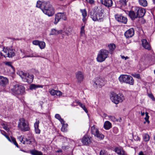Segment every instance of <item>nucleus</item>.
<instances>
[{
    "label": "nucleus",
    "instance_id": "nucleus-1",
    "mask_svg": "<svg viewBox=\"0 0 155 155\" xmlns=\"http://www.w3.org/2000/svg\"><path fill=\"white\" fill-rule=\"evenodd\" d=\"M104 10L100 7L92 9L90 12L89 15L92 20L95 21L102 22L104 17Z\"/></svg>",
    "mask_w": 155,
    "mask_h": 155
},
{
    "label": "nucleus",
    "instance_id": "nucleus-2",
    "mask_svg": "<svg viewBox=\"0 0 155 155\" xmlns=\"http://www.w3.org/2000/svg\"><path fill=\"white\" fill-rule=\"evenodd\" d=\"M42 11L49 16H52L54 13V9L49 2H43L42 6Z\"/></svg>",
    "mask_w": 155,
    "mask_h": 155
},
{
    "label": "nucleus",
    "instance_id": "nucleus-3",
    "mask_svg": "<svg viewBox=\"0 0 155 155\" xmlns=\"http://www.w3.org/2000/svg\"><path fill=\"white\" fill-rule=\"evenodd\" d=\"M18 127L22 131H27L30 129L28 122L24 118H21L19 119Z\"/></svg>",
    "mask_w": 155,
    "mask_h": 155
},
{
    "label": "nucleus",
    "instance_id": "nucleus-4",
    "mask_svg": "<svg viewBox=\"0 0 155 155\" xmlns=\"http://www.w3.org/2000/svg\"><path fill=\"white\" fill-rule=\"evenodd\" d=\"M11 91L14 95L22 94L25 92V88L23 86L17 84L14 85Z\"/></svg>",
    "mask_w": 155,
    "mask_h": 155
},
{
    "label": "nucleus",
    "instance_id": "nucleus-5",
    "mask_svg": "<svg viewBox=\"0 0 155 155\" xmlns=\"http://www.w3.org/2000/svg\"><path fill=\"white\" fill-rule=\"evenodd\" d=\"M109 51L105 49L101 50L98 52L97 58L98 62H101L108 57Z\"/></svg>",
    "mask_w": 155,
    "mask_h": 155
},
{
    "label": "nucleus",
    "instance_id": "nucleus-6",
    "mask_svg": "<svg viewBox=\"0 0 155 155\" xmlns=\"http://www.w3.org/2000/svg\"><path fill=\"white\" fill-rule=\"evenodd\" d=\"M119 80L120 82H124L131 85L134 84V80L133 78L130 75H121L119 78Z\"/></svg>",
    "mask_w": 155,
    "mask_h": 155
},
{
    "label": "nucleus",
    "instance_id": "nucleus-7",
    "mask_svg": "<svg viewBox=\"0 0 155 155\" xmlns=\"http://www.w3.org/2000/svg\"><path fill=\"white\" fill-rule=\"evenodd\" d=\"M110 99L114 103L117 104L119 103L122 102L124 99V98L123 95L122 94H117L113 93L112 94Z\"/></svg>",
    "mask_w": 155,
    "mask_h": 155
},
{
    "label": "nucleus",
    "instance_id": "nucleus-8",
    "mask_svg": "<svg viewBox=\"0 0 155 155\" xmlns=\"http://www.w3.org/2000/svg\"><path fill=\"white\" fill-rule=\"evenodd\" d=\"M91 128L92 134L98 139L101 140L104 138V135L99 131L98 129L94 125L92 126Z\"/></svg>",
    "mask_w": 155,
    "mask_h": 155
},
{
    "label": "nucleus",
    "instance_id": "nucleus-9",
    "mask_svg": "<svg viewBox=\"0 0 155 155\" xmlns=\"http://www.w3.org/2000/svg\"><path fill=\"white\" fill-rule=\"evenodd\" d=\"M60 19H62L64 20H67V18L65 13H58L55 15V21L54 22V24H56Z\"/></svg>",
    "mask_w": 155,
    "mask_h": 155
},
{
    "label": "nucleus",
    "instance_id": "nucleus-10",
    "mask_svg": "<svg viewBox=\"0 0 155 155\" xmlns=\"http://www.w3.org/2000/svg\"><path fill=\"white\" fill-rule=\"evenodd\" d=\"M3 51L5 53V54L4 55L5 57H12L15 55V50L11 48H4Z\"/></svg>",
    "mask_w": 155,
    "mask_h": 155
},
{
    "label": "nucleus",
    "instance_id": "nucleus-11",
    "mask_svg": "<svg viewBox=\"0 0 155 155\" xmlns=\"http://www.w3.org/2000/svg\"><path fill=\"white\" fill-rule=\"evenodd\" d=\"M135 8L137 18H141L144 16L146 12L144 8L139 7H136Z\"/></svg>",
    "mask_w": 155,
    "mask_h": 155
},
{
    "label": "nucleus",
    "instance_id": "nucleus-12",
    "mask_svg": "<svg viewBox=\"0 0 155 155\" xmlns=\"http://www.w3.org/2000/svg\"><path fill=\"white\" fill-rule=\"evenodd\" d=\"M92 141L91 138L90 137L86 135L82 138L81 142L84 145H87L90 144Z\"/></svg>",
    "mask_w": 155,
    "mask_h": 155
},
{
    "label": "nucleus",
    "instance_id": "nucleus-13",
    "mask_svg": "<svg viewBox=\"0 0 155 155\" xmlns=\"http://www.w3.org/2000/svg\"><path fill=\"white\" fill-rule=\"evenodd\" d=\"M116 20L118 21L126 24L127 22V18L121 15H115Z\"/></svg>",
    "mask_w": 155,
    "mask_h": 155
},
{
    "label": "nucleus",
    "instance_id": "nucleus-14",
    "mask_svg": "<svg viewBox=\"0 0 155 155\" xmlns=\"http://www.w3.org/2000/svg\"><path fill=\"white\" fill-rule=\"evenodd\" d=\"M76 77L78 82H81L84 79V75L83 73L80 71H77L76 73Z\"/></svg>",
    "mask_w": 155,
    "mask_h": 155
},
{
    "label": "nucleus",
    "instance_id": "nucleus-15",
    "mask_svg": "<svg viewBox=\"0 0 155 155\" xmlns=\"http://www.w3.org/2000/svg\"><path fill=\"white\" fill-rule=\"evenodd\" d=\"M8 83V79L5 77L0 76V85L4 87Z\"/></svg>",
    "mask_w": 155,
    "mask_h": 155
},
{
    "label": "nucleus",
    "instance_id": "nucleus-16",
    "mask_svg": "<svg viewBox=\"0 0 155 155\" xmlns=\"http://www.w3.org/2000/svg\"><path fill=\"white\" fill-rule=\"evenodd\" d=\"M114 151L119 155H127L126 153L122 147H116L114 149Z\"/></svg>",
    "mask_w": 155,
    "mask_h": 155
},
{
    "label": "nucleus",
    "instance_id": "nucleus-17",
    "mask_svg": "<svg viewBox=\"0 0 155 155\" xmlns=\"http://www.w3.org/2000/svg\"><path fill=\"white\" fill-rule=\"evenodd\" d=\"M94 84L97 87H101L104 84V81L102 79V78H98L96 79L94 81Z\"/></svg>",
    "mask_w": 155,
    "mask_h": 155
},
{
    "label": "nucleus",
    "instance_id": "nucleus-18",
    "mask_svg": "<svg viewBox=\"0 0 155 155\" xmlns=\"http://www.w3.org/2000/svg\"><path fill=\"white\" fill-rule=\"evenodd\" d=\"M142 44L143 47L145 49L150 50L151 49V46L149 43L145 39L141 40Z\"/></svg>",
    "mask_w": 155,
    "mask_h": 155
},
{
    "label": "nucleus",
    "instance_id": "nucleus-19",
    "mask_svg": "<svg viewBox=\"0 0 155 155\" xmlns=\"http://www.w3.org/2000/svg\"><path fill=\"white\" fill-rule=\"evenodd\" d=\"M101 2L102 4L108 8L112 6L113 2L112 0H101Z\"/></svg>",
    "mask_w": 155,
    "mask_h": 155
},
{
    "label": "nucleus",
    "instance_id": "nucleus-20",
    "mask_svg": "<svg viewBox=\"0 0 155 155\" xmlns=\"http://www.w3.org/2000/svg\"><path fill=\"white\" fill-rule=\"evenodd\" d=\"M134 34V31L133 28H131L126 31L124 35L126 38H130Z\"/></svg>",
    "mask_w": 155,
    "mask_h": 155
},
{
    "label": "nucleus",
    "instance_id": "nucleus-21",
    "mask_svg": "<svg viewBox=\"0 0 155 155\" xmlns=\"http://www.w3.org/2000/svg\"><path fill=\"white\" fill-rule=\"evenodd\" d=\"M39 121L37 119H36V121L34 124L35 130L36 134H39L41 133V130L39 128Z\"/></svg>",
    "mask_w": 155,
    "mask_h": 155
},
{
    "label": "nucleus",
    "instance_id": "nucleus-22",
    "mask_svg": "<svg viewBox=\"0 0 155 155\" xmlns=\"http://www.w3.org/2000/svg\"><path fill=\"white\" fill-rule=\"evenodd\" d=\"M50 94L53 96L56 95L57 96L60 97L62 94V93L60 91L56 90L54 89H51L49 91Z\"/></svg>",
    "mask_w": 155,
    "mask_h": 155
},
{
    "label": "nucleus",
    "instance_id": "nucleus-23",
    "mask_svg": "<svg viewBox=\"0 0 155 155\" xmlns=\"http://www.w3.org/2000/svg\"><path fill=\"white\" fill-rule=\"evenodd\" d=\"M17 74L24 81V78L27 79V77L29 74L25 73L22 71H19L17 73Z\"/></svg>",
    "mask_w": 155,
    "mask_h": 155
},
{
    "label": "nucleus",
    "instance_id": "nucleus-24",
    "mask_svg": "<svg viewBox=\"0 0 155 155\" xmlns=\"http://www.w3.org/2000/svg\"><path fill=\"white\" fill-rule=\"evenodd\" d=\"M34 141V139L32 136L29 135L26 138V141H25L26 144H30Z\"/></svg>",
    "mask_w": 155,
    "mask_h": 155
},
{
    "label": "nucleus",
    "instance_id": "nucleus-25",
    "mask_svg": "<svg viewBox=\"0 0 155 155\" xmlns=\"http://www.w3.org/2000/svg\"><path fill=\"white\" fill-rule=\"evenodd\" d=\"M129 16L133 20H134L137 18V14L135 12V9L134 11H130L129 12Z\"/></svg>",
    "mask_w": 155,
    "mask_h": 155
},
{
    "label": "nucleus",
    "instance_id": "nucleus-26",
    "mask_svg": "<svg viewBox=\"0 0 155 155\" xmlns=\"http://www.w3.org/2000/svg\"><path fill=\"white\" fill-rule=\"evenodd\" d=\"M104 127L105 129L108 130L111 127V124L108 121H106L104 123Z\"/></svg>",
    "mask_w": 155,
    "mask_h": 155
},
{
    "label": "nucleus",
    "instance_id": "nucleus-27",
    "mask_svg": "<svg viewBox=\"0 0 155 155\" xmlns=\"http://www.w3.org/2000/svg\"><path fill=\"white\" fill-rule=\"evenodd\" d=\"M34 78L33 75L29 74L27 79L24 78V81L31 83L32 82Z\"/></svg>",
    "mask_w": 155,
    "mask_h": 155
},
{
    "label": "nucleus",
    "instance_id": "nucleus-28",
    "mask_svg": "<svg viewBox=\"0 0 155 155\" xmlns=\"http://www.w3.org/2000/svg\"><path fill=\"white\" fill-rule=\"evenodd\" d=\"M44 87L43 85H36L34 84H31L30 86V89L31 90L35 89L38 88H42Z\"/></svg>",
    "mask_w": 155,
    "mask_h": 155
},
{
    "label": "nucleus",
    "instance_id": "nucleus-29",
    "mask_svg": "<svg viewBox=\"0 0 155 155\" xmlns=\"http://www.w3.org/2000/svg\"><path fill=\"white\" fill-rule=\"evenodd\" d=\"M62 31H57L55 29H52L50 34V35H58L60 33L62 34Z\"/></svg>",
    "mask_w": 155,
    "mask_h": 155
},
{
    "label": "nucleus",
    "instance_id": "nucleus-30",
    "mask_svg": "<svg viewBox=\"0 0 155 155\" xmlns=\"http://www.w3.org/2000/svg\"><path fill=\"white\" fill-rule=\"evenodd\" d=\"M72 31V28L69 27L66 29L64 32L67 36H69L71 34Z\"/></svg>",
    "mask_w": 155,
    "mask_h": 155
},
{
    "label": "nucleus",
    "instance_id": "nucleus-31",
    "mask_svg": "<svg viewBox=\"0 0 155 155\" xmlns=\"http://www.w3.org/2000/svg\"><path fill=\"white\" fill-rule=\"evenodd\" d=\"M139 2L140 5L143 7H146L147 5V1L146 0H138Z\"/></svg>",
    "mask_w": 155,
    "mask_h": 155
},
{
    "label": "nucleus",
    "instance_id": "nucleus-32",
    "mask_svg": "<svg viewBox=\"0 0 155 155\" xmlns=\"http://www.w3.org/2000/svg\"><path fill=\"white\" fill-rule=\"evenodd\" d=\"M31 153L33 155H43L42 153L35 150L31 151Z\"/></svg>",
    "mask_w": 155,
    "mask_h": 155
},
{
    "label": "nucleus",
    "instance_id": "nucleus-33",
    "mask_svg": "<svg viewBox=\"0 0 155 155\" xmlns=\"http://www.w3.org/2000/svg\"><path fill=\"white\" fill-rule=\"evenodd\" d=\"M38 46L40 49H43L45 47V43L44 41H40Z\"/></svg>",
    "mask_w": 155,
    "mask_h": 155
},
{
    "label": "nucleus",
    "instance_id": "nucleus-34",
    "mask_svg": "<svg viewBox=\"0 0 155 155\" xmlns=\"http://www.w3.org/2000/svg\"><path fill=\"white\" fill-rule=\"evenodd\" d=\"M108 47L110 50L111 51H113L115 48L116 46L114 44L111 43L108 45Z\"/></svg>",
    "mask_w": 155,
    "mask_h": 155
},
{
    "label": "nucleus",
    "instance_id": "nucleus-35",
    "mask_svg": "<svg viewBox=\"0 0 155 155\" xmlns=\"http://www.w3.org/2000/svg\"><path fill=\"white\" fill-rule=\"evenodd\" d=\"M78 104L84 110V111L86 113H88V111L86 107L85 106L80 102H78Z\"/></svg>",
    "mask_w": 155,
    "mask_h": 155
},
{
    "label": "nucleus",
    "instance_id": "nucleus-36",
    "mask_svg": "<svg viewBox=\"0 0 155 155\" xmlns=\"http://www.w3.org/2000/svg\"><path fill=\"white\" fill-rule=\"evenodd\" d=\"M10 138L11 140V141L10 142L13 143L17 147H18V146L16 141L15 139L13 137H11Z\"/></svg>",
    "mask_w": 155,
    "mask_h": 155
},
{
    "label": "nucleus",
    "instance_id": "nucleus-37",
    "mask_svg": "<svg viewBox=\"0 0 155 155\" xmlns=\"http://www.w3.org/2000/svg\"><path fill=\"white\" fill-rule=\"evenodd\" d=\"M18 139L20 141V142L23 144H26L25 141L24 140V137L21 135L18 137Z\"/></svg>",
    "mask_w": 155,
    "mask_h": 155
},
{
    "label": "nucleus",
    "instance_id": "nucleus-38",
    "mask_svg": "<svg viewBox=\"0 0 155 155\" xmlns=\"http://www.w3.org/2000/svg\"><path fill=\"white\" fill-rule=\"evenodd\" d=\"M143 139L145 141H148L150 139V137L149 135L147 134H145L143 135Z\"/></svg>",
    "mask_w": 155,
    "mask_h": 155
},
{
    "label": "nucleus",
    "instance_id": "nucleus-39",
    "mask_svg": "<svg viewBox=\"0 0 155 155\" xmlns=\"http://www.w3.org/2000/svg\"><path fill=\"white\" fill-rule=\"evenodd\" d=\"M128 0H119V2L122 6H124L127 5Z\"/></svg>",
    "mask_w": 155,
    "mask_h": 155
},
{
    "label": "nucleus",
    "instance_id": "nucleus-40",
    "mask_svg": "<svg viewBox=\"0 0 155 155\" xmlns=\"http://www.w3.org/2000/svg\"><path fill=\"white\" fill-rule=\"evenodd\" d=\"M43 4V2H42L40 1H38L37 2L36 6L37 8H40L42 10V6Z\"/></svg>",
    "mask_w": 155,
    "mask_h": 155
},
{
    "label": "nucleus",
    "instance_id": "nucleus-41",
    "mask_svg": "<svg viewBox=\"0 0 155 155\" xmlns=\"http://www.w3.org/2000/svg\"><path fill=\"white\" fill-rule=\"evenodd\" d=\"M62 125V127L61 128V130L63 132H65L66 131L68 124H64Z\"/></svg>",
    "mask_w": 155,
    "mask_h": 155
},
{
    "label": "nucleus",
    "instance_id": "nucleus-42",
    "mask_svg": "<svg viewBox=\"0 0 155 155\" xmlns=\"http://www.w3.org/2000/svg\"><path fill=\"white\" fill-rule=\"evenodd\" d=\"M80 11L82 13V15L83 16H87V13L85 9H81Z\"/></svg>",
    "mask_w": 155,
    "mask_h": 155
},
{
    "label": "nucleus",
    "instance_id": "nucleus-43",
    "mask_svg": "<svg viewBox=\"0 0 155 155\" xmlns=\"http://www.w3.org/2000/svg\"><path fill=\"white\" fill-rule=\"evenodd\" d=\"M1 132L2 134L4 135L8 140V141H11L10 138L6 134L5 132L4 131L1 130Z\"/></svg>",
    "mask_w": 155,
    "mask_h": 155
},
{
    "label": "nucleus",
    "instance_id": "nucleus-44",
    "mask_svg": "<svg viewBox=\"0 0 155 155\" xmlns=\"http://www.w3.org/2000/svg\"><path fill=\"white\" fill-rule=\"evenodd\" d=\"M84 25L82 26L81 28L80 33L81 35L85 34Z\"/></svg>",
    "mask_w": 155,
    "mask_h": 155
},
{
    "label": "nucleus",
    "instance_id": "nucleus-45",
    "mask_svg": "<svg viewBox=\"0 0 155 155\" xmlns=\"http://www.w3.org/2000/svg\"><path fill=\"white\" fill-rule=\"evenodd\" d=\"M5 64L6 65H7L9 67H10L13 70H14V67L12 64L11 62H6L5 63Z\"/></svg>",
    "mask_w": 155,
    "mask_h": 155
},
{
    "label": "nucleus",
    "instance_id": "nucleus-46",
    "mask_svg": "<svg viewBox=\"0 0 155 155\" xmlns=\"http://www.w3.org/2000/svg\"><path fill=\"white\" fill-rule=\"evenodd\" d=\"M108 117L110 119L113 121L115 122L117 120V119L114 116H110Z\"/></svg>",
    "mask_w": 155,
    "mask_h": 155
},
{
    "label": "nucleus",
    "instance_id": "nucleus-47",
    "mask_svg": "<svg viewBox=\"0 0 155 155\" xmlns=\"http://www.w3.org/2000/svg\"><path fill=\"white\" fill-rule=\"evenodd\" d=\"M40 41H39L36 40L33 41L32 43L34 45H38Z\"/></svg>",
    "mask_w": 155,
    "mask_h": 155
},
{
    "label": "nucleus",
    "instance_id": "nucleus-48",
    "mask_svg": "<svg viewBox=\"0 0 155 155\" xmlns=\"http://www.w3.org/2000/svg\"><path fill=\"white\" fill-rule=\"evenodd\" d=\"M2 125L4 129L6 130H8V128L6 124H5L4 123H3L2 124Z\"/></svg>",
    "mask_w": 155,
    "mask_h": 155
},
{
    "label": "nucleus",
    "instance_id": "nucleus-49",
    "mask_svg": "<svg viewBox=\"0 0 155 155\" xmlns=\"http://www.w3.org/2000/svg\"><path fill=\"white\" fill-rule=\"evenodd\" d=\"M86 2L90 4H93L94 3V0H85Z\"/></svg>",
    "mask_w": 155,
    "mask_h": 155
},
{
    "label": "nucleus",
    "instance_id": "nucleus-50",
    "mask_svg": "<svg viewBox=\"0 0 155 155\" xmlns=\"http://www.w3.org/2000/svg\"><path fill=\"white\" fill-rule=\"evenodd\" d=\"M100 155H107L108 153L105 151L101 150L100 152Z\"/></svg>",
    "mask_w": 155,
    "mask_h": 155
},
{
    "label": "nucleus",
    "instance_id": "nucleus-51",
    "mask_svg": "<svg viewBox=\"0 0 155 155\" xmlns=\"http://www.w3.org/2000/svg\"><path fill=\"white\" fill-rule=\"evenodd\" d=\"M149 97L153 101H155V99L153 95L152 94H148Z\"/></svg>",
    "mask_w": 155,
    "mask_h": 155
},
{
    "label": "nucleus",
    "instance_id": "nucleus-52",
    "mask_svg": "<svg viewBox=\"0 0 155 155\" xmlns=\"http://www.w3.org/2000/svg\"><path fill=\"white\" fill-rule=\"evenodd\" d=\"M133 76L138 79H140V76L139 74H135L133 75Z\"/></svg>",
    "mask_w": 155,
    "mask_h": 155
},
{
    "label": "nucleus",
    "instance_id": "nucleus-53",
    "mask_svg": "<svg viewBox=\"0 0 155 155\" xmlns=\"http://www.w3.org/2000/svg\"><path fill=\"white\" fill-rule=\"evenodd\" d=\"M55 117L56 118L58 119V120L61 118L60 115L58 114H56L55 116Z\"/></svg>",
    "mask_w": 155,
    "mask_h": 155
},
{
    "label": "nucleus",
    "instance_id": "nucleus-54",
    "mask_svg": "<svg viewBox=\"0 0 155 155\" xmlns=\"http://www.w3.org/2000/svg\"><path fill=\"white\" fill-rule=\"evenodd\" d=\"M39 57L40 56H39L38 55H36V56H28V55H26V56H24V57H23V58H26V57Z\"/></svg>",
    "mask_w": 155,
    "mask_h": 155
},
{
    "label": "nucleus",
    "instance_id": "nucleus-55",
    "mask_svg": "<svg viewBox=\"0 0 155 155\" xmlns=\"http://www.w3.org/2000/svg\"><path fill=\"white\" fill-rule=\"evenodd\" d=\"M59 120L60 121L62 125H63V124H64V120H63V119H62V118H60V119Z\"/></svg>",
    "mask_w": 155,
    "mask_h": 155
},
{
    "label": "nucleus",
    "instance_id": "nucleus-56",
    "mask_svg": "<svg viewBox=\"0 0 155 155\" xmlns=\"http://www.w3.org/2000/svg\"><path fill=\"white\" fill-rule=\"evenodd\" d=\"M87 16H83V18H82V21L83 22H84L85 23V22L86 20V17Z\"/></svg>",
    "mask_w": 155,
    "mask_h": 155
},
{
    "label": "nucleus",
    "instance_id": "nucleus-57",
    "mask_svg": "<svg viewBox=\"0 0 155 155\" xmlns=\"http://www.w3.org/2000/svg\"><path fill=\"white\" fill-rule=\"evenodd\" d=\"M121 58L122 59H124L125 60H126L128 58L127 57H127H124V56H121Z\"/></svg>",
    "mask_w": 155,
    "mask_h": 155
},
{
    "label": "nucleus",
    "instance_id": "nucleus-58",
    "mask_svg": "<svg viewBox=\"0 0 155 155\" xmlns=\"http://www.w3.org/2000/svg\"><path fill=\"white\" fill-rule=\"evenodd\" d=\"M148 117H146L145 118V119L146 120V121L147 122L148 124H149L150 123L149 121L148 120Z\"/></svg>",
    "mask_w": 155,
    "mask_h": 155
},
{
    "label": "nucleus",
    "instance_id": "nucleus-59",
    "mask_svg": "<svg viewBox=\"0 0 155 155\" xmlns=\"http://www.w3.org/2000/svg\"><path fill=\"white\" fill-rule=\"evenodd\" d=\"M107 115L106 114H104L102 117H107Z\"/></svg>",
    "mask_w": 155,
    "mask_h": 155
},
{
    "label": "nucleus",
    "instance_id": "nucleus-60",
    "mask_svg": "<svg viewBox=\"0 0 155 155\" xmlns=\"http://www.w3.org/2000/svg\"><path fill=\"white\" fill-rule=\"evenodd\" d=\"M20 51H21V52L22 53H23V54L25 53V51L24 50H20Z\"/></svg>",
    "mask_w": 155,
    "mask_h": 155
},
{
    "label": "nucleus",
    "instance_id": "nucleus-61",
    "mask_svg": "<svg viewBox=\"0 0 155 155\" xmlns=\"http://www.w3.org/2000/svg\"><path fill=\"white\" fill-rule=\"evenodd\" d=\"M61 152H62V150H58L57 151H56V152H58V153Z\"/></svg>",
    "mask_w": 155,
    "mask_h": 155
},
{
    "label": "nucleus",
    "instance_id": "nucleus-62",
    "mask_svg": "<svg viewBox=\"0 0 155 155\" xmlns=\"http://www.w3.org/2000/svg\"><path fill=\"white\" fill-rule=\"evenodd\" d=\"M141 114L142 116H143L144 115V112H141Z\"/></svg>",
    "mask_w": 155,
    "mask_h": 155
},
{
    "label": "nucleus",
    "instance_id": "nucleus-63",
    "mask_svg": "<svg viewBox=\"0 0 155 155\" xmlns=\"http://www.w3.org/2000/svg\"><path fill=\"white\" fill-rule=\"evenodd\" d=\"M140 138L138 137H137V140H140Z\"/></svg>",
    "mask_w": 155,
    "mask_h": 155
},
{
    "label": "nucleus",
    "instance_id": "nucleus-64",
    "mask_svg": "<svg viewBox=\"0 0 155 155\" xmlns=\"http://www.w3.org/2000/svg\"><path fill=\"white\" fill-rule=\"evenodd\" d=\"M153 4H155V0H152Z\"/></svg>",
    "mask_w": 155,
    "mask_h": 155
}]
</instances>
